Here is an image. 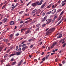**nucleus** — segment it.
Instances as JSON below:
<instances>
[{
  "instance_id": "f257e3e1",
  "label": "nucleus",
  "mask_w": 66,
  "mask_h": 66,
  "mask_svg": "<svg viewBox=\"0 0 66 66\" xmlns=\"http://www.w3.org/2000/svg\"><path fill=\"white\" fill-rule=\"evenodd\" d=\"M55 20V19H53V20H52L51 19H47L46 21V24H48L50 23H51V22L52 23H53V22H54Z\"/></svg>"
},
{
  "instance_id": "f03ea898",
  "label": "nucleus",
  "mask_w": 66,
  "mask_h": 66,
  "mask_svg": "<svg viewBox=\"0 0 66 66\" xmlns=\"http://www.w3.org/2000/svg\"><path fill=\"white\" fill-rule=\"evenodd\" d=\"M39 3V2H37L35 3H32L31 4V5L34 7L36 6L37 5V4Z\"/></svg>"
},
{
  "instance_id": "7ed1b4c3",
  "label": "nucleus",
  "mask_w": 66,
  "mask_h": 66,
  "mask_svg": "<svg viewBox=\"0 0 66 66\" xmlns=\"http://www.w3.org/2000/svg\"><path fill=\"white\" fill-rule=\"evenodd\" d=\"M62 34H61L59 33L56 35V36L57 35H58V36L57 37V38H61L62 37Z\"/></svg>"
},
{
  "instance_id": "20e7f679",
  "label": "nucleus",
  "mask_w": 66,
  "mask_h": 66,
  "mask_svg": "<svg viewBox=\"0 0 66 66\" xmlns=\"http://www.w3.org/2000/svg\"><path fill=\"white\" fill-rule=\"evenodd\" d=\"M24 61V60L22 59L21 60V61L19 62V63H18V66H20V65Z\"/></svg>"
},
{
  "instance_id": "39448f33",
  "label": "nucleus",
  "mask_w": 66,
  "mask_h": 66,
  "mask_svg": "<svg viewBox=\"0 0 66 66\" xmlns=\"http://www.w3.org/2000/svg\"><path fill=\"white\" fill-rule=\"evenodd\" d=\"M47 16H46L43 19H42V22H43L44 21H45V20L47 19Z\"/></svg>"
},
{
  "instance_id": "423d86ee",
  "label": "nucleus",
  "mask_w": 66,
  "mask_h": 66,
  "mask_svg": "<svg viewBox=\"0 0 66 66\" xmlns=\"http://www.w3.org/2000/svg\"><path fill=\"white\" fill-rule=\"evenodd\" d=\"M28 48V47L27 46H26L24 47H23L22 49V50L23 51H24L27 48Z\"/></svg>"
},
{
  "instance_id": "0eeeda50",
  "label": "nucleus",
  "mask_w": 66,
  "mask_h": 66,
  "mask_svg": "<svg viewBox=\"0 0 66 66\" xmlns=\"http://www.w3.org/2000/svg\"><path fill=\"white\" fill-rule=\"evenodd\" d=\"M51 33V32L48 30L46 33V35L49 36L50 35Z\"/></svg>"
},
{
  "instance_id": "6e6552de",
  "label": "nucleus",
  "mask_w": 66,
  "mask_h": 66,
  "mask_svg": "<svg viewBox=\"0 0 66 66\" xmlns=\"http://www.w3.org/2000/svg\"><path fill=\"white\" fill-rule=\"evenodd\" d=\"M8 19L7 18H4L3 20V21L4 23H5L7 22Z\"/></svg>"
},
{
  "instance_id": "1a4fd4ad",
  "label": "nucleus",
  "mask_w": 66,
  "mask_h": 66,
  "mask_svg": "<svg viewBox=\"0 0 66 66\" xmlns=\"http://www.w3.org/2000/svg\"><path fill=\"white\" fill-rule=\"evenodd\" d=\"M55 28H52L51 29L49 30L48 31L51 32H53V31H54L55 30Z\"/></svg>"
},
{
  "instance_id": "9d476101",
  "label": "nucleus",
  "mask_w": 66,
  "mask_h": 66,
  "mask_svg": "<svg viewBox=\"0 0 66 66\" xmlns=\"http://www.w3.org/2000/svg\"><path fill=\"white\" fill-rule=\"evenodd\" d=\"M22 53V51H21V52H16V54L17 55H19L20 54H21Z\"/></svg>"
},
{
  "instance_id": "9b49d317",
  "label": "nucleus",
  "mask_w": 66,
  "mask_h": 66,
  "mask_svg": "<svg viewBox=\"0 0 66 66\" xmlns=\"http://www.w3.org/2000/svg\"><path fill=\"white\" fill-rule=\"evenodd\" d=\"M46 4V3L45 2L42 6H41V9H43L44 7L45 6V5Z\"/></svg>"
},
{
  "instance_id": "f8f14e48",
  "label": "nucleus",
  "mask_w": 66,
  "mask_h": 66,
  "mask_svg": "<svg viewBox=\"0 0 66 66\" xmlns=\"http://www.w3.org/2000/svg\"><path fill=\"white\" fill-rule=\"evenodd\" d=\"M43 0H41V1H40V2L38 3V4H37V5H40L42 4V2H43Z\"/></svg>"
},
{
  "instance_id": "ddd939ff",
  "label": "nucleus",
  "mask_w": 66,
  "mask_h": 66,
  "mask_svg": "<svg viewBox=\"0 0 66 66\" xmlns=\"http://www.w3.org/2000/svg\"><path fill=\"white\" fill-rule=\"evenodd\" d=\"M56 9H53V10H52V14H54L56 12Z\"/></svg>"
},
{
  "instance_id": "4468645a",
  "label": "nucleus",
  "mask_w": 66,
  "mask_h": 66,
  "mask_svg": "<svg viewBox=\"0 0 66 66\" xmlns=\"http://www.w3.org/2000/svg\"><path fill=\"white\" fill-rule=\"evenodd\" d=\"M14 22L13 21H11L10 22V25H13L14 24Z\"/></svg>"
},
{
  "instance_id": "2eb2a0df",
  "label": "nucleus",
  "mask_w": 66,
  "mask_h": 66,
  "mask_svg": "<svg viewBox=\"0 0 66 66\" xmlns=\"http://www.w3.org/2000/svg\"><path fill=\"white\" fill-rule=\"evenodd\" d=\"M31 32L30 30H27V31H26L25 32V34L27 35V34H29Z\"/></svg>"
},
{
  "instance_id": "dca6fc26",
  "label": "nucleus",
  "mask_w": 66,
  "mask_h": 66,
  "mask_svg": "<svg viewBox=\"0 0 66 66\" xmlns=\"http://www.w3.org/2000/svg\"><path fill=\"white\" fill-rule=\"evenodd\" d=\"M2 45H1V47H0V52H1L2 50L3 49V46H2Z\"/></svg>"
},
{
  "instance_id": "f3484780",
  "label": "nucleus",
  "mask_w": 66,
  "mask_h": 66,
  "mask_svg": "<svg viewBox=\"0 0 66 66\" xmlns=\"http://www.w3.org/2000/svg\"><path fill=\"white\" fill-rule=\"evenodd\" d=\"M37 10V9H35V10H33V11H32V13H35Z\"/></svg>"
},
{
  "instance_id": "a211bd4d",
  "label": "nucleus",
  "mask_w": 66,
  "mask_h": 66,
  "mask_svg": "<svg viewBox=\"0 0 66 66\" xmlns=\"http://www.w3.org/2000/svg\"><path fill=\"white\" fill-rule=\"evenodd\" d=\"M65 40V39H61V40L59 42V43H61L62 42H63L64 40Z\"/></svg>"
},
{
  "instance_id": "6ab92c4d",
  "label": "nucleus",
  "mask_w": 66,
  "mask_h": 66,
  "mask_svg": "<svg viewBox=\"0 0 66 66\" xmlns=\"http://www.w3.org/2000/svg\"><path fill=\"white\" fill-rule=\"evenodd\" d=\"M16 55V54L15 53H14V54H11V55H10L9 56H10V57H11V56H13L14 55Z\"/></svg>"
},
{
  "instance_id": "aec40b11",
  "label": "nucleus",
  "mask_w": 66,
  "mask_h": 66,
  "mask_svg": "<svg viewBox=\"0 0 66 66\" xmlns=\"http://www.w3.org/2000/svg\"><path fill=\"white\" fill-rule=\"evenodd\" d=\"M13 36V35L12 34H11L10 36V39L11 40L12 39V37Z\"/></svg>"
},
{
  "instance_id": "412c9836",
  "label": "nucleus",
  "mask_w": 66,
  "mask_h": 66,
  "mask_svg": "<svg viewBox=\"0 0 66 66\" xmlns=\"http://www.w3.org/2000/svg\"><path fill=\"white\" fill-rule=\"evenodd\" d=\"M40 25V23H39L36 25V26L37 27H38Z\"/></svg>"
},
{
  "instance_id": "4be33fe9",
  "label": "nucleus",
  "mask_w": 66,
  "mask_h": 66,
  "mask_svg": "<svg viewBox=\"0 0 66 66\" xmlns=\"http://www.w3.org/2000/svg\"><path fill=\"white\" fill-rule=\"evenodd\" d=\"M8 54H7L6 55H5L4 56V57L6 58L8 56Z\"/></svg>"
},
{
  "instance_id": "5701e85b",
  "label": "nucleus",
  "mask_w": 66,
  "mask_h": 66,
  "mask_svg": "<svg viewBox=\"0 0 66 66\" xmlns=\"http://www.w3.org/2000/svg\"><path fill=\"white\" fill-rule=\"evenodd\" d=\"M57 44V42H55L53 43L52 45H53L54 46L55 45H56Z\"/></svg>"
},
{
  "instance_id": "b1692460",
  "label": "nucleus",
  "mask_w": 66,
  "mask_h": 66,
  "mask_svg": "<svg viewBox=\"0 0 66 66\" xmlns=\"http://www.w3.org/2000/svg\"><path fill=\"white\" fill-rule=\"evenodd\" d=\"M16 63V61L14 62L13 63H13V64H12V65H14Z\"/></svg>"
},
{
  "instance_id": "393cba45",
  "label": "nucleus",
  "mask_w": 66,
  "mask_h": 66,
  "mask_svg": "<svg viewBox=\"0 0 66 66\" xmlns=\"http://www.w3.org/2000/svg\"><path fill=\"white\" fill-rule=\"evenodd\" d=\"M24 11H21L19 12V14H21L22 13H23Z\"/></svg>"
},
{
  "instance_id": "a878e982",
  "label": "nucleus",
  "mask_w": 66,
  "mask_h": 66,
  "mask_svg": "<svg viewBox=\"0 0 66 66\" xmlns=\"http://www.w3.org/2000/svg\"><path fill=\"white\" fill-rule=\"evenodd\" d=\"M50 54H49L48 55H47L45 59H48V57L49 56Z\"/></svg>"
},
{
  "instance_id": "bb28decb",
  "label": "nucleus",
  "mask_w": 66,
  "mask_h": 66,
  "mask_svg": "<svg viewBox=\"0 0 66 66\" xmlns=\"http://www.w3.org/2000/svg\"><path fill=\"white\" fill-rule=\"evenodd\" d=\"M51 6V5H50L49 6H47L46 7L47 9L50 8Z\"/></svg>"
},
{
  "instance_id": "cd10ccee",
  "label": "nucleus",
  "mask_w": 66,
  "mask_h": 66,
  "mask_svg": "<svg viewBox=\"0 0 66 66\" xmlns=\"http://www.w3.org/2000/svg\"><path fill=\"white\" fill-rule=\"evenodd\" d=\"M51 13V11L48 12L46 13V14H49Z\"/></svg>"
},
{
  "instance_id": "c85d7f7f",
  "label": "nucleus",
  "mask_w": 66,
  "mask_h": 66,
  "mask_svg": "<svg viewBox=\"0 0 66 66\" xmlns=\"http://www.w3.org/2000/svg\"><path fill=\"white\" fill-rule=\"evenodd\" d=\"M45 59H46L45 57H44L43 59H42V60L43 61H45Z\"/></svg>"
},
{
  "instance_id": "c756f323",
  "label": "nucleus",
  "mask_w": 66,
  "mask_h": 66,
  "mask_svg": "<svg viewBox=\"0 0 66 66\" xmlns=\"http://www.w3.org/2000/svg\"><path fill=\"white\" fill-rule=\"evenodd\" d=\"M61 18V16H60L58 18V21H59L60 19Z\"/></svg>"
},
{
  "instance_id": "7c9ffc66",
  "label": "nucleus",
  "mask_w": 66,
  "mask_h": 66,
  "mask_svg": "<svg viewBox=\"0 0 66 66\" xmlns=\"http://www.w3.org/2000/svg\"><path fill=\"white\" fill-rule=\"evenodd\" d=\"M8 39H6L4 41V42H5V43H7L8 41Z\"/></svg>"
},
{
  "instance_id": "2f4dec72",
  "label": "nucleus",
  "mask_w": 66,
  "mask_h": 66,
  "mask_svg": "<svg viewBox=\"0 0 66 66\" xmlns=\"http://www.w3.org/2000/svg\"><path fill=\"white\" fill-rule=\"evenodd\" d=\"M21 48H20L19 49H18V52H20V51H21Z\"/></svg>"
},
{
  "instance_id": "473e14b6",
  "label": "nucleus",
  "mask_w": 66,
  "mask_h": 66,
  "mask_svg": "<svg viewBox=\"0 0 66 66\" xmlns=\"http://www.w3.org/2000/svg\"><path fill=\"white\" fill-rule=\"evenodd\" d=\"M32 2L31 1H30V2L28 3L27 4V6H28Z\"/></svg>"
},
{
  "instance_id": "72a5a7b5",
  "label": "nucleus",
  "mask_w": 66,
  "mask_h": 66,
  "mask_svg": "<svg viewBox=\"0 0 66 66\" xmlns=\"http://www.w3.org/2000/svg\"><path fill=\"white\" fill-rule=\"evenodd\" d=\"M32 40V39H29V40H28V42H31Z\"/></svg>"
},
{
  "instance_id": "f704fd0d",
  "label": "nucleus",
  "mask_w": 66,
  "mask_h": 66,
  "mask_svg": "<svg viewBox=\"0 0 66 66\" xmlns=\"http://www.w3.org/2000/svg\"><path fill=\"white\" fill-rule=\"evenodd\" d=\"M61 4H62V6H64L66 4V3H64Z\"/></svg>"
},
{
  "instance_id": "c9c22d12",
  "label": "nucleus",
  "mask_w": 66,
  "mask_h": 66,
  "mask_svg": "<svg viewBox=\"0 0 66 66\" xmlns=\"http://www.w3.org/2000/svg\"><path fill=\"white\" fill-rule=\"evenodd\" d=\"M66 46V43H64V44H63V47H64Z\"/></svg>"
},
{
  "instance_id": "e433bc0d",
  "label": "nucleus",
  "mask_w": 66,
  "mask_h": 66,
  "mask_svg": "<svg viewBox=\"0 0 66 66\" xmlns=\"http://www.w3.org/2000/svg\"><path fill=\"white\" fill-rule=\"evenodd\" d=\"M61 10V9H58L57 11V13H59Z\"/></svg>"
},
{
  "instance_id": "4c0bfd02",
  "label": "nucleus",
  "mask_w": 66,
  "mask_h": 66,
  "mask_svg": "<svg viewBox=\"0 0 66 66\" xmlns=\"http://www.w3.org/2000/svg\"><path fill=\"white\" fill-rule=\"evenodd\" d=\"M54 47V46L53 45H52V46H51V49L52 48H53V47Z\"/></svg>"
},
{
  "instance_id": "58836bf2",
  "label": "nucleus",
  "mask_w": 66,
  "mask_h": 66,
  "mask_svg": "<svg viewBox=\"0 0 66 66\" xmlns=\"http://www.w3.org/2000/svg\"><path fill=\"white\" fill-rule=\"evenodd\" d=\"M21 47H22V44H20L19 45V48H21Z\"/></svg>"
},
{
  "instance_id": "ea45409f",
  "label": "nucleus",
  "mask_w": 66,
  "mask_h": 66,
  "mask_svg": "<svg viewBox=\"0 0 66 66\" xmlns=\"http://www.w3.org/2000/svg\"><path fill=\"white\" fill-rule=\"evenodd\" d=\"M16 7H15V6H13V7H11V8L13 9H15V8Z\"/></svg>"
},
{
  "instance_id": "a19ab883",
  "label": "nucleus",
  "mask_w": 66,
  "mask_h": 66,
  "mask_svg": "<svg viewBox=\"0 0 66 66\" xmlns=\"http://www.w3.org/2000/svg\"><path fill=\"white\" fill-rule=\"evenodd\" d=\"M18 48V46H16V50H17Z\"/></svg>"
},
{
  "instance_id": "79ce46f5",
  "label": "nucleus",
  "mask_w": 66,
  "mask_h": 66,
  "mask_svg": "<svg viewBox=\"0 0 66 66\" xmlns=\"http://www.w3.org/2000/svg\"><path fill=\"white\" fill-rule=\"evenodd\" d=\"M64 2H66V1H63L61 3V4H64Z\"/></svg>"
},
{
  "instance_id": "37998d69",
  "label": "nucleus",
  "mask_w": 66,
  "mask_h": 66,
  "mask_svg": "<svg viewBox=\"0 0 66 66\" xmlns=\"http://www.w3.org/2000/svg\"><path fill=\"white\" fill-rule=\"evenodd\" d=\"M64 13V11H62V12L60 13V15H62Z\"/></svg>"
},
{
  "instance_id": "c03bdc74",
  "label": "nucleus",
  "mask_w": 66,
  "mask_h": 66,
  "mask_svg": "<svg viewBox=\"0 0 66 66\" xmlns=\"http://www.w3.org/2000/svg\"><path fill=\"white\" fill-rule=\"evenodd\" d=\"M46 25V24H44L42 25V27H44Z\"/></svg>"
},
{
  "instance_id": "a18cd8bd",
  "label": "nucleus",
  "mask_w": 66,
  "mask_h": 66,
  "mask_svg": "<svg viewBox=\"0 0 66 66\" xmlns=\"http://www.w3.org/2000/svg\"><path fill=\"white\" fill-rule=\"evenodd\" d=\"M10 52V49H9L8 51H7L6 53H7Z\"/></svg>"
},
{
  "instance_id": "49530a36",
  "label": "nucleus",
  "mask_w": 66,
  "mask_h": 66,
  "mask_svg": "<svg viewBox=\"0 0 66 66\" xmlns=\"http://www.w3.org/2000/svg\"><path fill=\"white\" fill-rule=\"evenodd\" d=\"M33 45H31L30 46V48H31L32 47H33Z\"/></svg>"
},
{
  "instance_id": "de8ad7c7",
  "label": "nucleus",
  "mask_w": 66,
  "mask_h": 66,
  "mask_svg": "<svg viewBox=\"0 0 66 66\" xmlns=\"http://www.w3.org/2000/svg\"><path fill=\"white\" fill-rule=\"evenodd\" d=\"M31 29H32V28H28V29L29 30H31Z\"/></svg>"
},
{
  "instance_id": "09e8293b",
  "label": "nucleus",
  "mask_w": 66,
  "mask_h": 66,
  "mask_svg": "<svg viewBox=\"0 0 66 66\" xmlns=\"http://www.w3.org/2000/svg\"><path fill=\"white\" fill-rule=\"evenodd\" d=\"M26 46V44H24L22 45V46L23 47L24 46Z\"/></svg>"
},
{
  "instance_id": "8fccbe9b",
  "label": "nucleus",
  "mask_w": 66,
  "mask_h": 66,
  "mask_svg": "<svg viewBox=\"0 0 66 66\" xmlns=\"http://www.w3.org/2000/svg\"><path fill=\"white\" fill-rule=\"evenodd\" d=\"M24 22V21H22V20H21L20 22V23H23Z\"/></svg>"
},
{
  "instance_id": "3c124183",
  "label": "nucleus",
  "mask_w": 66,
  "mask_h": 66,
  "mask_svg": "<svg viewBox=\"0 0 66 66\" xmlns=\"http://www.w3.org/2000/svg\"><path fill=\"white\" fill-rule=\"evenodd\" d=\"M57 18V16L56 15H55V17H54V19H56Z\"/></svg>"
},
{
  "instance_id": "603ef678",
  "label": "nucleus",
  "mask_w": 66,
  "mask_h": 66,
  "mask_svg": "<svg viewBox=\"0 0 66 66\" xmlns=\"http://www.w3.org/2000/svg\"><path fill=\"white\" fill-rule=\"evenodd\" d=\"M25 42V41H24L22 43H21V44H23Z\"/></svg>"
},
{
  "instance_id": "864d4df0",
  "label": "nucleus",
  "mask_w": 66,
  "mask_h": 66,
  "mask_svg": "<svg viewBox=\"0 0 66 66\" xmlns=\"http://www.w3.org/2000/svg\"><path fill=\"white\" fill-rule=\"evenodd\" d=\"M55 5H53L52 6V8H53L54 7V8H55Z\"/></svg>"
},
{
  "instance_id": "5fc2aeb1",
  "label": "nucleus",
  "mask_w": 66,
  "mask_h": 66,
  "mask_svg": "<svg viewBox=\"0 0 66 66\" xmlns=\"http://www.w3.org/2000/svg\"><path fill=\"white\" fill-rule=\"evenodd\" d=\"M57 6V4H55V8Z\"/></svg>"
},
{
  "instance_id": "6e6d98bb",
  "label": "nucleus",
  "mask_w": 66,
  "mask_h": 66,
  "mask_svg": "<svg viewBox=\"0 0 66 66\" xmlns=\"http://www.w3.org/2000/svg\"><path fill=\"white\" fill-rule=\"evenodd\" d=\"M50 47H48V50H50Z\"/></svg>"
},
{
  "instance_id": "4d7b16f0",
  "label": "nucleus",
  "mask_w": 66,
  "mask_h": 66,
  "mask_svg": "<svg viewBox=\"0 0 66 66\" xmlns=\"http://www.w3.org/2000/svg\"><path fill=\"white\" fill-rule=\"evenodd\" d=\"M29 22L28 21H26V22H24V23H28Z\"/></svg>"
},
{
  "instance_id": "13d9d810",
  "label": "nucleus",
  "mask_w": 66,
  "mask_h": 66,
  "mask_svg": "<svg viewBox=\"0 0 66 66\" xmlns=\"http://www.w3.org/2000/svg\"><path fill=\"white\" fill-rule=\"evenodd\" d=\"M19 34L18 33V34L15 35V36H19Z\"/></svg>"
},
{
  "instance_id": "bf43d9fd",
  "label": "nucleus",
  "mask_w": 66,
  "mask_h": 66,
  "mask_svg": "<svg viewBox=\"0 0 66 66\" xmlns=\"http://www.w3.org/2000/svg\"><path fill=\"white\" fill-rule=\"evenodd\" d=\"M14 60V59L13 58H12L11 60V61H13Z\"/></svg>"
},
{
  "instance_id": "052dcab7",
  "label": "nucleus",
  "mask_w": 66,
  "mask_h": 66,
  "mask_svg": "<svg viewBox=\"0 0 66 66\" xmlns=\"http://www.w3.org/2000/svg\"><path fill=\"white\" fill-rule=\"evenodd\" d=\"M5 5H4V6H3V7H2V9H3L4 8H5Z\"/></svg>"
},
{
  "instance_id": "680f3d73",
  "label": "nucleus",
  "mask_w": 66,
  "mask_h": 66,
  "mask_svg": "<svg viewBox=\"0 0 66 66\" xmlns=\"http://www.w3.org/2000/svg\"><path fill=\"white\" fill-rule=\"evenodd\" d=\"M39 27L37 28V30L39 31Z\"/></svg>"
},
{
  "instance_id": "e2e57ef3",
  "label": "nucleus",
  "mask_w": 66,
  "mask_h": 66,
  "mask_svg": "<svg viewBox=\"0 0 66 66\" xmlns=\"http://www.w3.org/2000/svg\"><path fill=\"white\" fill-rule=\"evenodd\" d=\"M55 53H51V55H53V54H55Z\"/></svg>"
},
{
  "instance_id": "0e129e2a",
  "label": "nucleus",
  "mask_w": 66,
  "mask_h": 66,
  "mask_svg": "<svg viewBox=\"0 0 66 66\" xmlns=\"http://www.w3.org/2000/svg\"><path fill=\"white\" fill-rule=\"evenodd\" d=\"M3 3H2L1 4H0L1 6H2V5H3Z\"/></svg>"
},
{
  "instance_id": "69168bd1",
  "label": "nucleus",
  "mask_w": 66,
  "mask_h": 66,
  "mask_svg": "<svg viewBox=\"0 0 66 66\" xmlns=\"http://www.w3.org/2000/svg\"><path fill=\"white\" fill-rule=\"evenodd\" d=\"M21 20L20 19H19L17 21H20Z\"/></svg>"
},
{
  "instance_id": "338daca9",
  "label": "nucleus",
  "mask_w": 66,
  "mask_h": 66,
  "mask_svg": "<svg viewBox=\"0 0 66 66\" xmlns=\"http://www.w3.org/2000/svg\"><path fill=\"white\" fill-rule=\"evenodd\" d=\"M57 59H55V61L56 62H57Z\"/></svg>"
},
{
  "instance_id": "774afa93",
  "label": "nucleus",
  "mask_w": 66,
  "mask_h": 66,
  "mask_svg": "<svg viewBox=\"0 0 66 66\" xmlns=\"http://www.w3.org/2000/svg\"><path fill=\"white\" fill-rule=\"evenodd\" d=\"M10 28H7V30L9 31V30H10Z\"/></svg>"
}]
</instances>
